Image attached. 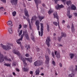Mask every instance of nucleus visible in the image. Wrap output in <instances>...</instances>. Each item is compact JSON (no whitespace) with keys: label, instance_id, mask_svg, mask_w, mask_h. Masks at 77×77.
<instances>
[{"label":"nucleus","instance_id":"b1692460","mask_svg":"<svg viewBox=\"0 0 77 77\" xmlns=\"http://www.w3.org/2000/svg\"><path fill=\"white\" fill-rule=\"evenodd\" d=\"M71 29H72V32L73 33L74 32H75V29H74V25L73 24H72V27H71Z\"/></svg>","mask_w":77,"mask_h":77},{"label":"nucleus","instance_id":"69168bd1","mask_svg":"<svg viewBox=\"0 0 77 77\" xmlns=\"http://www.w3.org/2000/svg\"><path fill=\"white\" fill-rule=\"evenodd\" d=\"M67 27V28H68V29L70 28V26H69V25H68Z\"/></svg>","mask_w":77,"mask_h":77},{"label":"nucleus","instance_id":"e433bc0d","mask_svg":"<svg viewBox=\"0 0 77 77\" xmlns=\"http://www.w3.org/2000/svg\"><path fill=\"white\" fill-rule=\"evenodd\" d=\"M22 32H23V31L22 30H20V32L18 34L19 36H21V35Z\"/></svg>","mask_w":77,"mask_h":77},{"label":"nucleus","instance_id":"9d476101","mask_svg":"<svg viewBox=\"0 0 77 77\" xmlns=\"http://www.w3.org/2000/svg\"><path fill=\"white\" fill-rule=\"evenodd\" d=\"M40 23L38 20L36 21L35 24L37 27V29L38 30H39V24Z\"/></svg>","mask_w":77,"mask_h":77},{"label":"nucleus","instance_id":"0eeeda50","mask_svg":"<svg viewBox=\"0 0 77 77\" xmlns=\"http://www.w3.org/2000/svg\"><path fill=\"white\" fill-rule=\"evenodd\" d=\"M54 18H56L57 19V21H58V26L60 27V26H59V21L58 20H59V19L58 18V16L57 15V12L55 11L54 13Z\"/></svg>","mask_w":77,"mask_h":77},{"label":"nucleus","instance_id":"5701e85b","mask_svg":"<svg viewBox=\"0 0 77 77\" xmlns=\"http://www.w3.org/2000/svg\"><path fill=\"white\" fill-rule=\"evenodd\" d=\"M26 34L25 35V36L26 39H27V40H29V35H28V34H27V32H26Z\"/></svg>","mask_w":77,"mask_h":77},{"label":"nucleus","instance_id":"4c0bfd02","mask_svg":"<svg viewBox=\"0 0 77 77\" xmlns=\"http://www.w3.org/2000/svg\"><path fill=\"white\" fill-rule=\"evenodd\" d=\"M52 56L53 57V58H54L55 57V55H54V52H52Z\"/></svg>","mask_w":77,"mask_h":77},{"label":"nucleus","instance_id":"a19ab883","mask_svg":"<svg viewBox=\"0 0 77 77\" xmlns=\"http://www.w3.org/2000/svg\"><path fill=\"white\" fill-rule=\"evenodd\" d=\"M5 66H10V64H5Z\"/></svg>","mask_w":77,"mask_h":77},{"label":"nucleus","instance_id":"680f3d73","mask_svg":"<svg viewBox=\"0 0 77 77\" xmlns=\"http://www.w3.org/2000/svg\"><path fill=\"white\" fill-rule=\"evenodd\" d=\"M36 50L37 51H39V48H36Z\"/></svg>","mask_w":77,"mask_h":77},{"label":"nucleus","instance_id":"f8f14e48","mask_svg":"<svg viewBox=\"0 0 77 77\" xmlns=\"http://www.w3.org/2000/svg\"><path fill=\"white\" fill-rule=\"evenodd\" d=\"M41 25V36H42L43 35V30H44V26H43V24L41 23H40Z\"/></svg>","mask_w":77,"mask_h":77},{"label":"nucleus","instance_id":"603ef678","mask_svg":"<svg viewBox=\"0 0 77 77\" xmlns=\"http://www.w3.org/2000/svg\"><path fill=\"white\" fill-rule=\"evenodd\" d=\"M22 27V26L20 24L19 25V29H21Z\"/></svg>","mask_w":77,"mask_h":77},{"label":"nucleus","instance_id":"4468645a","mask_svg":"<svg viewBox=\"0 0 77 77\" xmlns=\"http://www.w3.org/2000/svg\"><path fill=\"white\" fill-rule=\"evenodd\" d=\"M18 2V0H11V3L13 5H15Z\"/></svg>","mask_w":77,"mask_h":77},{"label":"nucleus","instance_id":"ddd939ff","mask_svg":"<svg viewBox=\"0 0 77 77\" xmlns=\"http://www.w3.org/2000/svg\"><path fill=\"white\" fill-rule=\"evenodd\" d=\"M55 55H56V56L58 59H59L60 57V53L59 52H57V51L54 52Z\"/></svg>","mask_w":77,"mask_h":77},{"label":"nucleus","instance_id":"864d4df0","mask_svg":"<svg viewBox=\"0 0 77 77\" xmlns=\"http://www.w3.org/2000/svg\"><path fill=\"white\" fill-rule=\"evenodd\" d=\"M48 53L49 54H51V51H50V49L48 50Z\"/></svg>","mask_w":77,"mask_h":77},{"label":"nucleus","instance_id":"6ab92c4d","mask_svg":"<svg viewBox=\"0 0 77 77\" xmlns=\"http://www.w3.org/2000/svg\"><path fill=\"white\" fill-rule=\"evenodd\" d=\"M22 69L23 70V71H24V72H28L29 71V68H22Z\"/></svg>","mask_w":77,"mask_h":77},{"label":"nucleus","instance_id":"20e7f679","mask_svg":"<svg viewBox=\"0 0 77 77\" xmlns=\"http://www.w3.org/2000/svg\"><path fill=\"white\" fill-rule=\"evenodd\" d=\"M24 34L23 33L21 35V38L16 40V42L17 44H21V43L20 41H23V37H24Z\"/></svg>","mask_w":77,"mask_h":77},{"label":"nucleus","instance_id":"2f4dec72","mask_svg":"<svg viewBox=\"0 0 77 77\" xmlns=\"http://www.w3.org/2000/svg\"><path fill=\"white\" fill-rule=\"evenodd\" d=\"M53 10H52L51 9H50L48 11V13L49 14H50L51 13H53Z\"/></svg>","mask_w":77,"mask_h":77},{"label":"nucleus","instance_id":"37998d69","mask_svg":"<svg viewBox=\"0 0 77 77\" xmlns=\"http://www.w3.org/2000/svg\"><path fill=\"white\" fill-rule=\"evenodd\" d=\"M52 64L54 65V66H55L56 63H55V62H54V61H52Z\"/></svg>","mask_w":77,"mask_h":77},{"label":"nucleus","instance_id":"9b49d317","mask_svg":"<svg viewBox=\"0 0 77 77\" xmlns=\"http://www.w3.org/2000/svg\"><path fill=\"white\" fill-rule=\"evenodd\" d=\"M4 61V56L0 52V62H3Z\"/></svg>","mask_w":77,"mask_h":77},{"label":"nucleus","instance_id":"49530a36","mask_svg":"<svg viewBox=\"0 0 77 77\" xmlns=\"http://www.w3.org/2000/svg\"><path fill=\"white\" fill-rule=\"evenodd\" d=\"M23 26L24 28H26L27 26V25H23Z\"/></svg>","mask_w":77,"mask_h":77},{"label":"nucleus","instance_id":"a18cd8bd","mask_svg":"<svg viewBox=\"0 0 77 77\" xmlns=\"http://www.w3.org/2000/svg\"><path fill=\"white\" fill-rule=\"evenodd\" d=\"M73 14H74L75 17H77V12L74 13H73Z\"/></svg>","mask_w":77,"mask_h":77},{"label":"nucleus","instance_id":"3c124183","mask_svg":"<svg viewBox=\"0 0 77 77\" xmlns=\"http://www.w3.org/2000/svg\"><path fill=\"white\" fill-rule=\"evenodd\" d=\"M16 71L18 72H20V69H18V68H16Z\"/></svg>","mask_w":77,"mask_h":77},{"label":"nucleus","instance_id":"393cba45","mask_svg":"<svg viewBox=\"0 0 77 77\" xmlns=\"http://www.w3.org/2000/svg\"><path fill=\"white\" fill-rule=\"evenodd\" d=\"M71 8L72 9V10H75V9H76V7L75 6L73 5H72L71 6Z\"/></svg>","mask_w":77,"mask_h":77},{"label":"nucleus","instance_id":"7ed1b4c3","mask_svg":"<svg viewBox=\"0 0 77 77\" xmlns=\"http://www.w3.org/2000/svg\"><path fill=\"white\" fill-rule=\"evenodd\" d=\"M43 64V61L42 60L36 61L34 63V65L35 66H39Z\"/></svg>","mask_w":77,"mask_h":77},{"label":"nucleus","instance_id":"dca6fc26","mask_svg":"<svg viewBox=\"0 0 77 77\" xmlns=\"http://www.w3.org/2000/svg\"><path fill=\"white\" fill-rule=\"evenodd\" d=\"M25 60H27V61H28L29 62L31 63L32 62V57L30 58H25Z\"/></svg>","mask_w":77,"mask_h":77},{"label":"nucleus","instance_id":"aec40b11","mask_svg":"<svg viewBox=\"0 0 77 77\" xmlns=\"http://www.w3.org/2000/svg\"><path fill=\"white\" fill-rule=\"evenodd\" d=\"M38 17L41 22L42 21V20L44 18V17L41 16L40 15L38 16Z\"/></svg>","mask_w":77,"mask_h":77},{"label":"nucleus","instance_id":"39448f33","mask_svg":"<svg viewBox=\"0 0 77 77\" xmlns=\"http://www.w3.org/2000/svg\"><path fill=\"white\" fill-rule=\"evenodd\" d=\"M72 70V73L71 74L69 75V77H74V72H75V70L73 69V68H71L69 69V70Z\"/></svg>","mask_w":77,"mask_h":77},{"label":"nucleus","instance_id":"c756f323","mask_svg":"<svg viewBox=\"0 0 77 77\" xmlns=\"http://www.w3.org/2000/svg\"><path fill=\"white\" fill-rule=\"evenodd\" d=\"M31 39H32V40L33 41H35V37L33 36V35H32V34H31Z\"/></svg>","mask_w":77,"mask_h":77},{"label":"nucleus","instance_id":"6e6d98bb","mask_svg":"<svg viewBox=\"0 0 77 77\" xmlns=\"http://www.w3.org/2000/svg\"><path fill=\"white\" fill-rule=\"evenodd\" d=\"M4 8H3V7H1L0 8V10H2V11H3V9Z\"/></svg>","mask_w":77,"mask_h":77},{"label":"nucleus","instance_id":"4be33fe9","mask_svg":"<svg viewBox=\"0 0 77 77\" xmlns=\"http://www.w3.org/2000/svg\"><path fill=\"white\" fill-rule=\"evenodd\" d=\"M39 72L40 71L39 69H37L35 71V75H38L39 74Z\"/></svg>","mask_w":77,"mask_h":77},{"label":"nucleus","instance_id":"f257e3e1","mask_svg":"<svg viewBox=\"0 0 77 77\" xmlns=\"http://www.w3.org/2000/svg\"><path fill=\"white\" fill-rule=\"evenodd\" d=\"M0 45L2 47L3 49L5 50V51H8V50H11L12 48H11L12 44L9 43H7L6 45H4L2 44H1Z\"/></svg>","mask_w":77,"mask_h":77},{"label":"nucleus","instance_id":"a878e982","mask_svg":"<svg viewBox=\"0 0 77 77\" xmlns=\"http://www.w3.org/2000/svg\"><path fill=\"white\" fill-rule=\"evenodd\" d=\"M66 4L67 6H69V5H71V2L70 1H68L66 2Z\"/></svg>","mask_w":77,"mask_h":77},{"label":"nucleus","instance_id":"f03ea898","mask_svg":"<svg viewBox=\"0 0 77 77\" xmlns=\"http://www.w3.org/2000/svg\"><path fill=\"white\" fill-rule=\"evenodd\" d=\"M13 52L14 54H17V56H18L20 57V58L21 59L23 62V63H25V64H26V60H25V59H24V58H23L22 57V55H21V54L20 53V52L19 51L16 50H14L13 51Z\"/></svg>","mask_w":77,"mask_h":77},{"label":"nucleus","instance_id":"412c9836","mask_svg":"<svg viewBox=\"0 0 77 77\" xmlns=\"http://www.w3.org/2000/svg\"><path fill=\"white\" fill-rule=\"evenodd\" d=\"M27 21H28V23H29V27L30 29H31L32 28V25H31V24L30 23V20L29 19H26Z\"/></svg>","mask_w":77,"mask_h":77},{"label":"nucleus","instance_id":"423d86ee","mask_svg":"<svg viewBox=\"0 0 77 77\" xmlns=\"http://www.w3.org/2000/svg\"><path fill=\"white\" fill-rule=\"evenodd\" d=\"M34 2L37 8H38V4H41L42 3L41 0H34Z\"/></svg>","mask_w":77,"mask_h":77},{"label":"nucleus","instance_id":"c9c22d12","mask_svg":"<svg viewBox=\"0 0 77 77\" xmlns=\"http://www.w3.org/2000/svg\"><path fill=\"white\" fill-rule=\"evenodd\" d=\"M62 38V36L60 37H58L57 39H58V41H59V42H60V41H61Z\"/></svg>","mask_w":77,"mask_h":77},{"label":"nucleus","instance_id":"58836bf2","mask_svg":"<svg viewBox=\"0 0 77 77\" xmlns=\"http://www.w3.org/2000/svg\"><path fill=\"white\" fill-rule=\"evenodd\" d=\"M67 15L68 17V16H69V15H70V11H68Z\"/></svg>","mask_w":77,"mask_h":77},{"label":"nucleus","instance_id":"bb28decb","mask_svg":"<svg viewBox=\"0 0 77 77\" xmlns=\"http://www.w3.org/2000/svg\"><path fill=\"white\" fill-rule=\"evenodd\" d=\"M69 56L71 59H72L74 57V54H70Z\"/></svg>","mask_w":77,"mask_h":77},{"label":"nucleus","instance_id":"c85d7f7f","mask_svg":"<svg viewBox=\"0 0 77 77\" xmlns=\"http://www.w3.org/2000/svg\"><path fill=\"white\" fill-rule=\"evenodd\" d=\"M61 35L62 37H66V34L64 33L63 32L61 33Z\"/></svg>","mask_w":77,"mask_h":77},{"label":"nucleus","instance_id":"de8ad7c7","mask_svg":"<svg viewBox=\"0 0 77 77\" xmlns=\"http://www.w3.org/2000/svg\"><path fill=\"white\" fill-rule=\"evenodd\" d=\"M16 65V63H15V62H14L12 63V66H15Z\"/></svg>","mask_w":77,"mask_h":77},{"label":"nucleus","instance_id":"ea45409f","mask_svg":"<svg viewBox=\"0 0 77 77\" xmlns=\"http://www.w3.org/2000/svg\"><path fill=\"white\" fill-rule=\"evenodd\" d=\"M53 24L56 26H57V23L56 22H53Z\"/></svg>","mask_w":77,"mask_h":77},{"label":"nucleus","instance_id":"1a4fd4ad","mask_svg":"<svg viewBox=\"0 0 77 77\" xmlns=\"http://www.w3.org/2000/svg\"><path fill=\"white\" fill-rule=\"evenodd\" d=\"M46 57V60H45V63L46 64H48L50 62V57H49V56L48 55H46L45 56Z\"/></svg>","mask_w":77,"mask_h":77},{"label":"nucleus","instance_id":"e2e57ef3","mask_svg":"<svg viewBox=\"0 0 77 77\" xmlns=\"http://www.w3.org/2000/svg\"><path fill=\"white\" fill-rule=\"evenodd\" d=\"M55 75H57L58 74L57 73V72H56V71H55Z\"/></svg>","mask_w":77,"mask_h":77},{"label":"nucleus","instance_id":"f3484780","mask_svg":"<svg viewBox=\"0 0 77 77\" xmlns=\"http://www.w3.org/2000/svg\"><path fill=\"white\" fill-rule=\"evenodd\" d=\"M8 30L9 33L11 34H12L13 33L12 31V28L11 26L9 27L8 29Z\"/></svg>","mask_w":77,"mask_h":77},{"label":"nucleus","instance_id":"5fc2aeb1","mask_svg":"<svg viewBox=\"0 0 77 77\" xmlns=\"http://www.w3.org/2000/svg\"><path fill=\"white\" fill-rule=\"evenodd\" d=\"M1 0V1H2V2H3V3H6V0Z\"/></svg>","mask_w":77,"mask_h":77},{"label":"nucleus","instance_id":"0e129e2a","mask_svg":"<svg viewBox=\"0 0 77 77\" xmlns=\"http://www.w3.org/2000/svg\"><path fill=\"white\" fill-rule=\"evenodd\" d=\"M60 66V67H62V64L61 63H60L59 64Z\"/></svg>","mask_w":77,"mask_h":77},{"label":"nucleus","instance_id":"bf43d9fd","mask_svg":"<svg viewBox=\"0 0 77 77\" xmlns=\"http://www.w3.org/2000/svg\"><path fill=\"white\" fill-rule=\"evenodd\" d=\"M33 71H30V74H33Z\"/></svg>","mask_w":77,"mask_h":77},{"label":"nucleus","instance_id":"338daca9","mask_svg":"<svg viewBox=\"0 0 77 77\" xmlns=\"http://www.w3.org/2000/svg\"><path fill=\"white\" fill-rule=\"evenodd\" d=\"M42 6H43V7H45V4H43Z\"/></svg>","mask_w":77,"mask_h":77},{"label":"nucleus","instance_id":"a211bd4d","mask_svg":"<svg viewBox=\"0 0 77 77\" xmlns=\"http://www.w3.org/2000/svg\"><path fill=\"white\" fill-rule=\"evenodd\" d=\"M58 7H55V8L57 10L59 9V8H63V5H58Z\"/></svg>","mask_w":77,"mask_h":77},{"label":"nucleus","instance_id":"4d7b16f0","mask_svg":"<svg viewBox=\"0 0 77 77\" xmlns=\"http://www.w3.org/2000/svg\"><path fill=\"white\" fill-rule=\"evenodd\" d=\"M24 12H25V14L26 13H28V11H27L25 10L24 11Z\"/></svg>","mask_w":77,"mask_h":77},{"label":"nucleus","instance_id":"052dcab7","mask_svg":"<svg viewBox=\"0 0 77 77\" xmlns=\"http://www.w3.org/2000/svg\"><path fill=\"white\" fill-rule=\"evenodd\" d=\"M65 23V20H63L62 22V24H64V23Z\"/></svg>","mask_w":77,"mask_h":77},{"label":"nucleus","instance_id":"774afa93","mask_svg":"<svg viewBox=\"0 0 77 77\" xmlns=\"http://www.w3.org/2000/svg\"><path fill=\"white\" fill-rule=\"evenodd\" d=\"M20 47L21 49H23V46L20 45Z\"/></svg>","mask_w":77,"mask_h":77},{"label":"nucleus","instance_id":"6e6552de","mask_svg":"<svg viewBox=\"0 0 77 77\" xmlns=\"http://www.w3.org/2000/svg\"><path fill=\"white\" fill-rule=\"evenodd\" d=\"M50 37H47L46 40V44L48 45V47H50Z\"/></svg>","mask_w":77,"mask_h":77},{"label":"nucleus","instance_id":"c03bdc74","mask_svg":"<svg viewBox=\"0 0 77 77\" xmlns=\"http://www.w3.org/2000/svg\"><path fill=\"white\" fill-rule=\"evenodd\" d=\"M25 56H26V57H29V54H25Z\"/></svg>","mask_w":77,"mask_h":77},{"label":"nucleus","instance_id":"79ce46f5","mask_svg":"<svg viewBox=\"0 0 77 77\" xmlns=\"http://www.w3.org/2000/svg\"><path fill=\"white\" fill-rule=\"evenodd\" d=\"M25 16H27L28 18H29V15L28 13H25Z\"/></svg>","mask_w":77,"mask_h":77},{"label":"nucleus","instance_id":"2eb2a0df","mask_svg":"<svg viewBox=\"0 0 77 77\" xmlns=\"http://www.w3.org/2000/svg\"><path fill=\"white\" fill-rule=\"evenodd\" d=\"M38 18V17H36V16H34L33 17H32V19L31 20V23H32V22L33 21H35V20H36V19H37V18Z\"/></svg>","mask_w":77,"mask_h":77},{"label":"nucleus","instance_id":"7c9ffc66","mask_svg":"<svg viewBox=\"0 0 77 77\" xmlns=\"http://www.w3.org/2000/svg\"><path fill=\"white\" fill-rule=\"evenodd\" d=\"M47 29L48 32H49L50 31V26L48 24H47Z\"/></svg>","mask_w":77,"mask_h":77},{"label":"nucleus","instance_id":"13d9d810","mask_svg":"<svg viewBox=\"0 0 77 77\" xmlns=\"http://www.w3.org/2000/svg\"><path fill=\"white\" fill-rule=\"evenodd\" d=\"M75 70L76 71H77V65H75Z\"/></svg>","mask_w":77,"mask_h":77},{"label":"nucleus","instance_id":"cd10ccee","mask_svg":"<svg viewBox=\"0 0 77 77\" xmlns=\"http://www.w3.org/2000/svg\"><path fill=\"white\" fill-rule=\"evenodd\" d=\"M25 48H26V50H28L29 49H30V47L29 45H26L25 46Z\"/></svg>","mask_w":77,"mask_h":77},{"label":"nucleus","instance_id":"f704fd0d","mask_svg":"<svg viewBox=\"0 0 77 77\" xmlns=\"http://www.w3.org/2000/svg\"><path fill=\"white\" fill-rule=\"evenodd\" d=\"M12 23V21H10L8 22L7 24H8V25H11V24Z\"/></svg>","mask_w":77,"mask_h":77},{"label":"nucleus","instance_id":"473e14b6","mask_svg":"<svg viewBox=\"0 0 77 77\" xmlns=\"http://www.w3.org/2000/svg\"><path fill=\"white\" fill-rule=\"evenodd\" d=\"M12 14L13 15V16L15 17V15H16V14H17V12H16L15 11H14L12 13Z\"/></svg>","mask_w":77,"mask_h":77},{"label":"nucleus","instance_id":"8fccbe9b","mask_svg":"<svg viewBox=\"0 0 77 77\" xmlns=\"http://www.w3.org/2000/svg\"><path fill=\"white\" fill-rule=\"evenodd\" d=\"M58 47H63V45L60 44H58Z\"/></svg>","mask_w":77,"mask_h":77},{"label":"nucleus","instance_id":"09e8293b","mask_svg":"<svg viewBox=\"0 0 77 77\" xmlns=\"http://www.w3.org/2000/svg\"><path fill=\"white\" fill-rule=\"evenodd\" d=\"M57 1H59V0H54L55 3L56 4L57 3Z\"/></svg>","mask_w":77,"mask_h":77},{"label":"nucleus","instance_id":"72a5a7b5","mask_svg":"<svg viewBox=\"0 0 77 77\" xmlns=\"http://www.w3.org/2000/svg\"><path fill=\"white\" fill-rule=\"evenodd\" d=\"M5 60L9 61V62H11V59H8L6 57H5Z\"/></svg>","mask_w":77,"mask_h":77}]
</instances>
